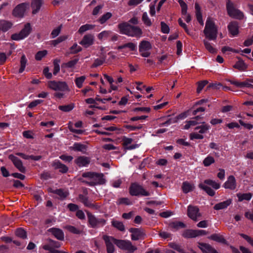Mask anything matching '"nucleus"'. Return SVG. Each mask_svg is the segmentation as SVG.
<instances>
[{"label": "nucleus", "mask_w": 253, "mask_h": 253, "mask_svg": "<svg viewBox=\"0 0 253 253\" xmlns=\"http://www.w3.org/2000/svg\"><path fill=\"white\" fill-rule=\"evenodd\" d=\"M80 181L89 186H93L104 184L105 183V179L103 173L87 171L82 174Z\"/></svg>", "instance_id": "f257e3e1"}, {"label": "nucleus", "mask_w": 253, "mask_h": 253, "mask_svg": "<svg viewBox=\"0 0 253 253\" xmlns=\"http://www.w3.org/2000/svg\"><path fill=\"white\" fill-rule=\"evenodd\" d=\"M204 33L206 38L210 40L214 41L217 37V28L213 20L208 18L204 30Z\"/></svg>", "instance_id": "f03ea898"}, {"label": "nucleus", "mask_w": 253, "mask_h": 253, "mask_svg": "<svg viewBox=\"0 0 253 253\" xmlns=\"http://www.w3.org/2000/svg\"><path fill=\"white\" fill-rule=\"evenodd\" d=\"M208 185L211 186L215 189H218L220 187L219 183L216 182L215 181L211 179L205 180L204 181V183L199 184V188L205 191L208 195L211 196L214 195L215 192L209 187Z\"/></svg>", "instance_id": "7ed1b4c3"}, {"label": "nucleus", "mask_w": 253, "mask_h": 253, "mask_svg": "<svg viewBox=\"0 0 253 253\" xmlns=\"http://www.w3.org/2000/svg\"><path fill=\"white\" fill-rule=\"evenodd\" d=\"M29 8L30 5L28 2L19 4L13 9L12 15L15 17L22 18L24 17Z\"/></svg>", "instance_id": "20e7f679"}, {"label": "nucleus", "mask_w": 253, "mask_h": 253, "mask_svg": "<svg viewBox=\"0 0 253 253\" xmlns=\"http://www.w3.org/2000/svg\"><path fill=\"white\" fill-rule=\"evenodd\" d=\"M129 192L132 196H148L150 195V193L146 191L142 186L139 185L136 183H134L131 184Z\"/></svg>", "instance_id": "39448f33"}, {"label": "nucleus", "mask_w": 253, "mask_h": 253, "mask_svg": "<svg viewBox=\"0 0 253 253\" xmlns=\"http://www.w3.org/2000/svg\"><path fill=\"white\" fill-rule=\"evenodd\" d=\"M32 31L31 24L29 23L26 24L24 27L18 33H15L11 35V38L14 41L23 40L28 36Z\"/></svg>", "instance_id": "423d86ee"}, {"label": "nucleus", "mask_w": 253, "mask_h": 253, "mask_svg": "<svg viewBox=\"0 0 253 253\" xmlns=\"http://www.w3.org/2000/svg\"><path fill=\"white\" fill-rule=\"evenodd\" d=\"M116 245L120 249L126 251L129 253H132L137 250V248L132 245L131 242L128 240L117 239Z\"/></svg>", "instance_id": "0eeeda50"}, {"label": "nucleus", "mask_w": 253, "mask_h": 253, "mask_svg": "<svg viewBox=\"0 0 253 253\" xmlns=\"http://www.w3.org/2000/svg\"><path fill=\"white\" fill-rule=\"evenodd\" d=\"M47 86L55 91L65 92L68 90V85L64 82L49 81Z\"/></svg>", "instance_id": "6e6552de"}, {"label": "nucleus", "mask_w": 253, "mask_h": 253, "mask_svg": "<svg viewBox=\"0 0 253 253\" xmlns=\"http://www.w3.org/2000/svg\"><path fill=\"white\" fill-rule=\"evenodd\" d=\"M151 48L152 45L149 41L143 40L139 43V51L143 57H149L150 55V50Z\"/></svg>", "instance_id": "1a4fd4ad"}, {"label": "nucleus", "mask_w": 253, "mask_h": 253, "mask_svg": "<svg viewBox=\"0 0 253 253\" xmlns=\"http://www.w3.org/2000/svg\"><path fill=\"white\" fill-rule=\"evenodd\" d=\"M226 7L228 14L230 17L239 19L243 18V13L239 10L235 8L233 3L230 1L227 3Z\"/></svg>", "instance_id": "9d476101"}, {"label": "nucleus", "mask_w": 253, "mask_h": 253, "mask_svg": "<svg viewBox=\"0 0 253 253\" xmlns=\"http://www.w3.org/2000/svg\"><path fill=\"white\" fill-rule=\"evenodd\" d=\"M89 224L92 227L102 226L106 224V220L102 218H97L89 212L87 213Z\"/></svg>", "instance_id": "9b49d317"}, {"label": "nucleus", "mask_w": 253, "mask_h": 253, "mask_svg": "<svg viewBox=\"0 0 253 253\" xmlns=\"http://www.w3.org/2000/svg\"><path fill=\"white\" fill-rule=\"evenodd\" d=\"M187 215L192 220L197 221L201 216L200 210L197 206L189 205L187 207Z\"/></svg>", "instance_id": "f8f14e48"}, {"label": "nucleus", "mask_w": 253, "mask_h": 253, "mask_svg": "<svg viewBox=\"0 0 253 253\" xmlns=\"http://www.w3.org/2000/svg\"><path fill=\"white\" fill-rule=\"evenodd\" d=\"M103 239L105 243L107 253H113L115 251L114 244L116 245L117 239L108 235H104Z\"/></svg>", "instance_id": "ddd939ff"}, {"label": "nucleus", "mask_w": 253, "mask_h": 253, "mask_svg": "<svg viewBox=\"0 0 253 253\" xmlns=\"http://www.w3.org/2000/svg\"><path fill=\"white\" fill-rule=\"evenodd\" d=\"M94 42V36L92 34L85 35L80 41L81 44L84 48H88L91 46Z\"/></svg>", "instance_id": "4468645a"}, {"label": "nucleus", "mask_w": 253, "mask_h": 253, "mask_svg": "<svg viewBox=\"0 0 253 253\" xmlns=\"http://www.w3.org/2000/svg\"><path fill=\"white\" fill-rule=\"evenodd\" d=\"M132 234L131 239L132 240L136 241L144 238L145 234L143 231L140 229L132 228L129 230Z\"/></svg>", "instance_id": "2eb2a0df"}, {"label": "nucleus", "mask_w": 253, "mask_h": 253, "mask_svg": "<svg viewBox=\"0 0 253 253\" xmlns=\"http://www.w3.org/2000/svg\"><path fill=\"white\" fill-rule=\"evenodd\" d=\"M236 186V180L235 177L233 175L228 176L227 180L223 184V187L225 189H229L230 190L235 189Z\"/></svg>", "instance_id": "dca6fc26"}, {"label": "nucleus", "mask_w": 253, "mask_h": 253, "mask_svg": "<svg viewBox=\"0 0 253 253\" xmlns=\"http://www.w3.org/2000/svg\"><path fill=\"white\" fill-rule=\"evenodd\" d=\"M142 30L139 27L131 26L127 36L131 37L140 38L142 36Z\"/></svg>", "instance_id": "f3484780"}, {"label": "nucleus", "mask_w": 253, "mask_h": 253, "mask_svg": "<svg viewBox=\"0 0 253 253\" xmlns=\"http://www.w3.org/2000/svg\"><path fill=\"white\" fill-rule=\"evenodd\" d=\"M10 158L13 163V164L15 167L21 172L24 173L26 171L25 168L23 166L22 161L18 158L13 156H10Z\"/></svg>", "instance_id": "a211bd4d"}, {"label": "nucleus", "mask_w": 253, "mask_h": 253, "mask_svg": "<svg viewBox=\"0 0 253 253\" xmlns=\"http://www.w3.org/2000/svg\"><path fill=\"white\" fill-rule=\"evenodd\" d=\"M228 29L233 37L237 36L239 33V26L236 22H231L228 25Z\"/></svg>", "instance_id": "6ab92c4d"}, {"label": "nucleus", "mask_w": 253, "mask_h": 253, "mask_svg": "<svg viewBox=\"0 0 253 253\" xmlns=\"http://www.w3.org/2000/svg\"><path fill=\"white\" fill-rule=\"evenodd\" d=\"M187 112H184L182 113L177 116L173 118H170L167 121L165 122V123H163L162 125L163 126H168L170 125L171 123H175L178 121L179 120H182L185 119L187 117Z\"/></svg>", "instance_id": "aec40b11"}, {"label": "nucleus", "mask_w": 253, "mask_h": 253, "mask_svg": "<svg viewBox=\"0 0 253 253\" xmlns=\"http://www.w3.org/2000/svg\"><path fill=\"white\" fill-rule=\"evenodd\" d=\"M132 138L124 136L122 139L123 145L126 149L132 150L138 147L137 144L129 145L132 142Z\"/></svg>", "instance_id": "412c9836"}, {"label": "nucleus", "mask_w": 253, "mask_h": 253, "mask_svg": "<svg viewBox=\"0 0 253 253\" xmlns=\"http://www.w3.org/2000/svg\"><path fill=\"white\" fill-rule=\"evenodd\" d=\"M48 231L57 239L59 240H64V234L61 229L56 228H51L48 229Z\"/></svg>", "instance_id": "4be33fe9"}, {"label": "nucleus", "mask_w": 253, "mask_h": 253, "mask_svg": "<svg viewBox=\"0 0 253 253\" xmlns=\"http://www.w3.org/2000/svg\"><path fill=\"white\" fill-rule=\"evenodd\" d=\"M131 26V25L125 22L120 23L118 25L120 33L127 36Z\"/></svg>", "instance_id": "5701e85b"}, {"label": "nucleus", "mask_w": 253, "mask_h": 253, "mask_svg": "<svg viewBox=\"0 0 253 253\" xmlns=\"http://www.w3.org/2000/svg\"><path fill=\"white\" fill-rule=\"evenodd\" d=\"M42 0H32L31 2V7L32 8L33 14H35L37 13L42 5Z\"/></svg>", "instance_id": "b1692460"}, {"label": "nucleus", "mask_w": 253, "mask_h": 253, "mask_svg": "<svg viewBox=\"0 0 253 253\" xmlns=\"http://www.w3.org/2000/svg\"><path fill=\"white\" fill-rule=\"evenodd\" d=\"M52 165L55 169H58L62 173H65L68 170V167L62 164L59 160H55L53 162Z\"/></svg>", "instance_id": "393cba45"}, {"label": "nucleus", "mask_w": 253, "mask_h": 253, "mask_svg": "<svg viewBox=\"0 0 253 253\" xmlns=\"http://www.w3.org/2000/svg\"><path fill=\"white\" fill-rule=\"evenodd\" d=\"M13 23L10 21L4 20H0V30L3 32H6L9 30L12 26Z\"/></svg>", "instance_id": "a878e982"}, {"label": "nucleus", "mask_w": 253, "mask_h": 253, "mask_svg": "<svg viewBox=\"0 0 253 253\" xmlns=\"http://www.w3.org/2000/svg\"><path fill=\"white\" fill-rule=\"evenodd\" d=\"M232 203V200L228 199L225 201H223L215 205L213 209L215 210H220L226 208Z\"/></svg>", "instance_id": "bb28decb"}, {"label": "nucleus", "mask_w": 253, "mask_h": 253, "mask_svg": "<svg viewBox=\"0 0 253 253\" xmlns=\"http://www.w3.org/2000/svg\"><path fill=\"white\" fill-rule=\"evenodd\" d=\"M233 67L241 72L246 71L248 68L247 65L242 60H238Z\"/></svg>", "instance_id": "cd10ccee"}, {"label": "nucleus", "mask_w": 253, "mask_h": 253, "mask_svg": "<svg viewBox=\"0 0 253 253\" xmlns=\"http://www.w3.org/2000/svg\"><path fill=\"white\" fill-rule=\"evenodd\" d=\"M200 119L199 116H197L192 119V120L189 121H186V124L184 126L183 128L185 129H188L192 126H194L198 124V120Z\"/></svg>", "instance_id": "c85d7f7f"}, {"label": "nucleus", "mask_w": 253, "mask_h": 253, "mask_svg": "<svg viewBox=\"0 0 253 253\" xmlns=\"http://www.w3.org/2000/svg\"><path fill=\"white\" fill-rule=\"evenodd\" d=\"M237 197L238 198L239 202H242L243 200L249 201L252 197V194L251 193H238L237 194Z\"/></svg>", "instance_id": "c756f323"}, {"label": "nucleus", "mask_w": 253, "mask_h": 253, "mask_svg": "<svg viewBox=\"0 0 253 253\" xmlns=\"http://www.w3.org/2000/svg\"><path fill=\"white\" fill-rule=\"evenodd\" d=\"M194 188V185L187 181H185L182 184V190L184 193H187L191 191Z\"/></svg>", "instance_id": "7c9ffc66"}, {"label": "nucleus", "mask_w": 253, "mask_h": 253, "mask_svg": "<svg viewBox=\"0 0 253 253\" xmlns=\"http://www.w3.org/2000/svg\"><path fill=\"white\" fill-rule=\"evenodd\" d=\"M196 230L189 229L185 230L182 235L185 238H191L197 237Z\"/></svg>", "instance_id": "2f4dec72"}, {"label": "nucleus", "mask_w": 253, "mask_h": 253, "mask_svg": "<svg viewBox=\"0 0 253 253\" xmlns=\"http://www.w3.org/2000/svg\"><path fill=\"white\" fill-rule=\"evenodd\" d=\"M185 227V224L181 222L175 221L169 223V227L173 230H177L179 228H183Z\"/></svg>", "instance_id": "473e14b6"}, {"label": "nucleus", "mask_w": 253, "mask_h": 253, "mask_svg": "<svg viewBox=\"0 0 253 253\" xmlns=\"http://www.w3.org/2000/svg\"><path fill=\"white\" fill-rule=\"evenodd\" d=\"M53 193L57 195L61 199H64L68 195V192L67 190L61 189L54 190Z\"/></svg>", "instance_id": "72a5a7b5"}, {"label": "nucleus", "mask_w": 253, "mask_h": 253, "mask_svg": "<svg viewBox=\"0 0 253 253\" xmlns=\"http://www.w3.org/2000/svg\"><path fill=\"white\" fill-rule=\"evenodd\" d=\"M112 225L121 231H124L125 230V226L121 221L113 220L112 221Z\"/></svg>", "instance_id": "f704fd0d"}, {"label": "nucleus", "mask_w": 253, "mask_h": 253, "mask_svg": "<svg viewBox=\"0 0 253 253\" xmlns=\"http://www.w3.org/2000/svg\"><path fill=\"white\" fill-rule=\"evenodd\" d=\"M79 51V46L77 43H74V44L69 49L65 55L68 56L70 54H76Z\"/></svg>", "instance_id": "c9c22d12"}, {"label": "nucleus", "mask_w": 253, "mask_h": 253, "mask_svg": "<svg viewBox=\"0 0 253 253\" xmlns=\"http://www.w3.org/2000/svg\"><path fill=\"white\" fill-rule=\"evenodd\" d=\"M27 64V60L24 54H23L20 59V68L19 70V73H22L25 70Z\"/></svg>", "instance_id": "e433bc0d"}, {"label": "nucleus", "mask_w": 253, "mask_h": 253, "mask_svg": "<svg viewBox=\"0 0 253 253\" xmlns=\"http://www.w3.org/2000/svg\"><path fill=\"white\" fill-rule=\"evenodd\" d=\"M112 16L111 12H108L102 15L99 19L98 22L103 24L105 23L108 20H109Z\"/></svg>", "instance_id": "4c0bfd02"}, {"label": "nucleus", "mask_w": 253, "mask_h": 253, "mask_svg": "<svg viewBox=\"0 0 253 253\" xmlns=\"http://www.w3.org/2000/svg\"><path fill=\"white\" fill-rule=\"evenodd\" d=\"M198 247L203 253H206L209 250H211V246L206 243H198Z\"/></svg>", "instance_id": "58836bf2"}, {"label": "nucleus", "mask_w": 253, "mask_h": 253, "mask_svg": "<svg viewBox=\"0 0 253 253\" xmlns=\"http://www.w3.org/2000/svg\"><path fill=\"white\" fill-rule=\"evenodd\" d=\"M90 162V159L88 157L80 156V167H87Z\"/></svg>", "instance_id": "ea45409f"}, {"label": "nucleus", "mask_w": 253, "mask_h": 253, "mask_svg": "<svg viewBox=\"0 0 253 253\" xmlns=\"http://www.w3.org/2000/svg\"><path fill=\"white\" fill-rule=\"evenodd\" d=\"M214 162L215 160L214 158L212 156H208L203 160V163L204 166L209 167Z\"/></svg>", "instance_id": "a19ab883"}, {"label": "nucleus", "mask_w": 253, "mask_h": 253, "mask_svg": "<svg viewBox=\"0 0 253 253\" xmlns=\"http://www.w3.org/2000/svg\"><path fill=\"white\" fill-rule=\"evenodd\" d=\"M111 34V31H103L98 35L97 37L98 39L102 40L108 38Z\"/></svg>", "instance_id": "79ce46f5"}, {"label": "nucleus", "mask_w": 253, "mask_h": 253, "mask_svg": "<svg viewBox=\"0 0 253 253\" xmlns=\"http://www.w3.org/2000/svg\"><path fill=\"white\" fill-rule=\"evenodd\" d=\"M74 105L72 104L60 105L58 106V109L64 112H68L71 111L74 108Z\"/></svg>", "instance_id": "37998d69"}, {"label": "nucleus", "mask_w": 253, "mask_h": 253, "mask_svg": "<svg viewBox=\"0 0 253 253\" xmlns=\"http://www.w3.org/2000/svg\"><path fill=\"white\" fill-rule=\"evenodd\" d=\"M204 44L206 48L211 53L216 52V49L211 45V44L206 40H204Z\"/></svg>", "instance_id": "c03bdc74"}, {"label": "nucleus", "mask_w": 253, "mask_h": 253, "mask_svg": "<svg viewBox=\"0 0 253 253\" xmlns=\"http://www.w3.org/2000/svg\"><path fill=\"white\" fill-rule=\"evenodd\" d=\"M208 238L210 239L220 243L224 242L225 241L224 238L221 236L217 234H212Z\"/></svg>", "instance_id": "a18cd8bd"}, {"label": "nucleus", "mask_w": 253, "mask_h": 253, "mask_svg": "<svg viewBox=\"0 0 253 253\" xmlns=\"http://www.w3.org/2000/svg\"><path fill=\"white\" fill-rule=\"evenodd\" d=\"M117 204L129 205L132 204V202L127 198H121L118 199Z\"/></svg>", "instance_id": "49530a36"}, {"label": "nucleus", "mask_w": 253, "mask_h": 253, "mask_svg": "<svg viewBox=\"0 0 253 253\" xmlns=\"http://www.w3.org/2000/svg\"><path fill=\"white\" fill-rule=\"evenodd\" d=\"M68 36L66 35H63L60 36L58 37L57 39L53 40L51 42L52 44L55 46L56 45L59 44V43L65 41L66 39H67Z\"/></svg>", "instance_id": "de8ad7c7"}, {"label": "nucleus", "mask_w": 253, "mask_h": 253, "mask_svg": "<svg viewBox=\"0 0 253 253\" xmlns=\"http://www.w3.org/2000/svg\"><path fill=\"white\" fill-rule=\"evenodd\" d=\"M68 127L71 131L77 134L79 133V129H78L79 128V122H77L75 124H70Z\"/></svg>", "instance_id": "09e8293b"}, {"label": "nucleus", "mask_w": 253, "mask_h": 253, "mask_svg": "<svg viewBox=\"0 0 253 253\" xmlns=\"http://www.w3.org/2000/svg\"><path fill=\"white\" fill-rule=\"evenodd\" d=\"M142 21L144 24L147 26H150L152 25L151 20L148 17V14L146 12H144L142 17Z\"/></svg>", "instance_id": "8fccbe9b"}, {"label": "nucleus", "mask_w": 253, "mask_h": 253, "mask_svg": "<svg viewBox=\"0 0 253 253\" xmlns=\"http://www.w3.org/2000/svg\"><path fill=\"white\" fill-rule=\"evenodd\" d=\"M78 59H75L74 60H71L67 63H64L62 65V67H66V68H73L75 65L78 63Z\"/></svg>", "instance_id": "3c124183"}, {"label": "nucleus", "mask_w": 253, "mask_h": 253, "mask_svg": "<svg viewBox=\"0 0 253 253\" xmlns=\"http://www.w3.org/2000/svg\"><path fill=\"white\" fill-rule=\"evenodd\" d=\"M15 234L17 236L22 239H25L27 237L26 231L22 228H19L16 230Z\"/></svg>", "instance_id": "603ef678"}, {"label": "nucleus", "mask_w": 253, "mask_h": 253, "mask_svg": "<svg viewBox=\"0 0 253 253\" xmlns=\"http://www.w3.org/2000/svg\"><path fill=\"white\" fill-rule=\"evenodd\" d=\"M47 53V51L46 50L39 51L35 55V59L38 60H41L43 57H44Z\"/></svg>", "instance_id": "864d4df0"}, {"label": "nucleus", "mask_w": 253, "mask_h": 253, "mask_svg": "<svg viewBox=\"0 0 253 253\" xmlns=\"http://www.w3.org/2000/svg\"><path fill=\"white\" fill-rule=\"evenodd\" d=\"M203 125L197 126L195 128L196 130L199 129L200 130L199 132L201 134L205 133L209 129L210 127L208 125H205L204 122L203 123Z\"/></svg>", "instance_id": "5fc2aeb1"}, {"label": "nucleus", "mask_w": 253, "mask_h": 253, "mask_svg": "<svg viewBox=\"0 0 253 253\" xmlns=\"http://www.w3.org/2000/svg\"><path fill=\"white\" fill-rule=\"evenodd\" d=\"M60 60L58 59H55L53 62L54 64V70L53 74L54 75H56L60 71Z\"/></svg>", "instance_id": "6e6d98bb"}, {"label": "nucleus", "mask_w": 253, "mask_h": 253, "mask_svg": "<svg viewBox=\"0 0 253 253\" xmlns=\"http://www.w3.org/2000/svg\"><path fill=\"white\" fill-rule=\"evenodd\" d=\"M95 26L91 24H85L80 27V33H83L90 30L94 28Z\"/></svg>", "instance_id": "4d7b16f0"}, {"label": "nucleus", "mask_w": 253, "mask_h": 253, "mask_svg": "<svg viewBox=\"0 0 253 253\" xmlns=\"http://www.w3.org/2000/svg\"><path fill=\"white\" fill-rule=\"evenodd\" d=\"M178 24H179V25L184 29L185 32L188 35H189L190 36H192V33L189 31V30H188V29L187 28L186 24L183 22L181 18L178 19Z\"/></svg>", "instance_id": "13d9d810"}, {"label": "nucleus", "mask_w": 253, "mask_h": 253, "mask_svg": "<svg viewBox=\"0 0 253 253\" xmlns=\"http://www.w3.org/2000/svg\"><path fill=\"white\" fill-rule=\"evenodd\" d=\"M244 87L253 88V79H246L244 81Z\"/></svg>", "instance_id": "bf43d9fd"}, {"label": "nucleus", "mask_w": 253, "mask_h": 253, "mask_svg": "<svg viewBox=\"0 0 253 253\" xmlns=\"http://www.w3.org/2000/svg\"><path fill=\"white\" fill-rule=\"evenodd\" d=\"M178 3L181 7V13L185 14L187 10V6L185 2L182 0H179Z\"/></svg>", "instance_id": "052dcab7"}, {"label": "nucleus", "mask_w": 253, "mask_h": 253, "mask_svg": "<svg viewBox=\"0 0 253 253\" xmlns=\"http://www.w3.org/2000/svg\"><path fill=\"white\" fill-rule=\"evenodd\" d=\"M105 62V59L103 58H97L95 59L93 63L92 67H97L103 64Z\"/></svg>", "instance_id": "680f3d73"}, {"label": "nucleus", "mask_w": 253, "mask_h": 253, "mask_svg": "<svg viewBox=\"0 0 253 253\" xmlns=\"http://www.w3.org/2000/svg\"><path fill=\"white\" fill-rule=\"evenodd\" d=\"M169 246L170 248H171L175 250H176L177 251H178L180 253H182V252L183 250L181 248V247L179 245L174 243H169Z\"/></svg>", "instance_id": "e2e57ef3"}, {"label": "nucleus", "mask_w": 253, "mask_h": 253, "mask_svg": "<svg viewBox=\"0 0 253 253\" xmlns=\"http://www.w3.org/2000/svg\"><path fill=\"white\" fill-rule=\"evenodd\" d=\"M203 138H204L203 135H202V134H199L197 132L191 133L190 134V138L191 140H193V139H202Z\"/></svg>", "instance_id": "0e129e2a"}, {"label": "nucleus", "mask_w": 253, "mask_h": 253, "mask_svg": "<svg viewBox=\"0 0 253 253\" xmlns=\"http://www.w3.org/2000/svg\"><path fill=\"white\" fill-rule=\"evenodd\" d=\"M61 26L54 29L51 32V35L52 38H55L59 35L61 32Z\"/></svg>", "instance_id": "69168bd1"}, {"label": "nucleus", "mask_w": 253, "mask_h": 253, "mask_svg": "<svg viewBox=\"0 0 253 253\" xmlns=\"http://www.w3.org/2000/svg\"><path fill=\"white\" fill-rule=\"evenodd\" d=\"M208 84L207 81H203L198 83L197 91L198 93H200L203 89L204 87Z\"/></svg>", "instance_id": "338daca9"}, {"label": "nucleus", "mask_w": 253, "mask_h": 253, "mask_svg": "<svg viewBox=\"0 0 253 253\" xmlns=\"http://www.w3.org/2000/svg\"><path fill=\"white\" fill-rule=\"evenodd\" d=\"M59 158L65 162H70L73 159V157L72 156L67 155H62L59 157Z\"/></svg>", "instance_id": "774afa93"}]
</instances>
